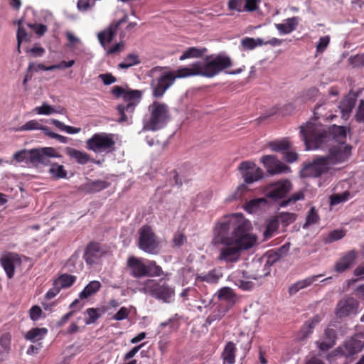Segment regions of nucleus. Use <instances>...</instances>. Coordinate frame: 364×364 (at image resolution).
Wrapping results in <instances>:
<instances>
[{
  "label": "nucleus",
  "instance_id": "nucleus-28",
  "mask_svg": "<svg viewBox=\"0 0 364 364\" xmlns=\"http://www.w3.org/2000/svg\"><path fill=\"white\" fill-rule=\"evenodd\" d=\"M223 277L220 269H213L207 273L198 274L196 279L200 282H205L209 284H215Z\"/></svg>",
  "mask_w": 364,
  "mask_h": 364
},
{
  "label": "nucleus",
  "instance_id": "nucleus-16",
  "mask_svg": "<svg viewBox=\"0 0 364 364\" xmlns=\"http://www.w3.org/2000/svg\"><path fill=\"white\" fill-rule=\"evenodd\" d=\"M238 169L247 183H252L262 178L263 171L255 163L249 161L242 162Z\"/></svg>",
  "mask_w": 364,
  "mask_h": 364
},
{
  "label": "nucleus",
  "instance_id": "nucleus-4",
  "mask_svg": "<svg viewBox=\"0 0 364 364\" xmlns=\"http://www.w3.org/2000/svg\"><path fill=\"white\" fill-rule=\"evenodd\" d=\"M112 93L116 97H122L124 102V103L119 105L117 107L118 113L120 114L118 122H129L135 107L139 103L141 99V91L132 90L129 87L114 86L112 88Z\"/></svg>",
  "mask_w": 364,
  "mask_h": 364
},
{
  "label": "nucleus",
  "instance_id": "nucleus-53",
  "mask_svg": "<svg viewBox=\"0 0 364 364\" xmlns=\"http://www.w3.org/2000/svg\"><path fill=\"white\" fill-rule=\"evenodd\" d=\"M22 22H23V20H19L18 21V28L17 31V41H18L17 49H18V53H21V50H20L21 43L23 41H26V38H27V33H26L25 28H23V25H22Z\"/></svg>",
  "mask_w": 364,
  "mask_h": 364
},
{
  "label": "nucleus",
  "instance_id": "nucleus-41",
  "mask_svg": "<svg viewBox=\"0 0 364 364\" xmlns=\"http://www.w3.org/2000/svg\"><path fill=\"white\" fill-rule=\"evenodd\" d=\"M29 163L33 164H46V159L43 157L41 149L29 150Z\"/></svg>",
  "mask_w": 364,
  "mask_h": 364
},
{
  "label": "nucleus",
  "instance_id": "nucleus-43",
  "mask_svg": "<svg viewBox=\"0 0 364 364\" xmlns=\"http://www.w3.org/2000/svg\"><path fill=\"white\" fill-rule=\"evenodd\" d=\"M318 220L319 215L318 214L317 210L314 207H311L306 215V220L304 225H303V228L305 229L310 225H314L317 223Z\"/></svg>",
  "mask_w": 364,
  "mask_h": 364
},
{
  "label": "nucleus",
  "instance_id": "nucleus-31",
  "mask_svg": "<svg viewBox=\"0 0 364 364\" xmlns=\"http://www.w3.org/2000/svg\"><path fill=\"white\" fill-rule=\"evenodd\" d=\"M65 151L70 158L75 159L80 164H85L90 161V156L84 151L71 147H66Z\"/></svg>",
  "mask_w": 364,
  "mask_h": 364
},
{
  "label": "nucleus",
  "instance_id": "nucleus-10",
  "mask_svg": "<svg viewBox=\"0 0 364 364\" xmlns=\"http://www.w3.org/2000/svg\"><path fill=\"white\" fill-rule=\"evenodd\" d=\"M114 135L105 132L95 134L86 141V148L95 153H110L114 149Z\"/></svg>",
  "mask_w": 364,
  "mask_h": 364
},
{
  "label": "nucleus",
  "instance_id": "nucleus-27",
  "mask_svg": "<svg viewBox=\"0 0 364 364\" xmlns=\"http://www.w3.org/2000/svg\"><path fill=\"white\" fill-rule=\"evenodd\" d=\"M109 183L105 181H89L80 187V190L85 193H92L105 189Z\"/></svg>",
  "mask_w": 364,
  "mask_h": 364
},
{
  "label": "nucleus",
  "instance_id": "nucleus-3",
  "mask_svg": "<svg viewBox=\"0 0 364 364\" xmlns=\"http://www.w3.org/2000/svg\"><path fill=\"white\" fill-rule=\"evenodd\" d=\"M231 59L224 55L206 58L204 60L197 61L186 67L181 68V77H191L200 75L206 77H213L223 70L230 67Z\"/></svg>",
  "mask_w": 364,
  "mask_h": 364
},
{
  "label": "nucleus",
  "instance_id": "nucleus-8",
  "mask_svg": "<svg viewBox=\"0 0 364 364\" xmlns=\"http://www.w3.org/2000/svg\"><path fill=\"white\" fill-rule=\"evenodd\" d=\"M149 116L144 120L143 129L156 131L164 127L170 119L168 106L162 102H154L149 107Z\"/></svg>",
  "mask_w": 364,
  "mask_h": 364
},
{
  "label": "nucleus",
  "instance_id": "nucleus-1",
  "mask_svg": "<svg viewBox=\"0 0 364 364\" xmlns=\"http://www.w3.org/2000/svg\"><path fill=\"white\" fill-rule=\"evenodd\" d=\"M250 226V223L241 213L225 215L215 223L212 243L223 245L217 257L219 261L235 262L242 250L255 245L257 237L247 232Z\"/></svg>",
  "mask_w": 364,
  "mask_h": 364
},
{
  "label": "nucleus",
  "instance_id": "nucleus-6",
  "mask_svg": "<svg viewBox=\"0 0 364 364\" xmlns=\"http://www.w3.org/2000/svg\"><path fill=\"white\" fill-rule=\"evenodd\" d=\"M253 268L255 271L251 273L240 269L235 270L228 277V279L243 290L251 289L253 287L251 279L257 280L269 274V261L264 264L257 262L253 264Z\"/></svg>",
  "mask_w": 364,
  "mask_h": 364
},
{
  "label": "nucleus",
  "instance_id": "nucleus-63",
  "mask_svg": "<svg viewBox=\"0 0 364 364\" xmlns=\"http://www.w3.org/2000/svg\"><path fill=\"white\" fill-rule=\"evenodd\" d=\"M124 41H121L120 42L116 43L112 47L107 48L105 49L107 50V53L112 55L115 53H119L124 50Z\"/></svg>",
  "mask_w": 364,
  "mask_h": 364
},
{
  "label": "nucleus",
  "instance_id": "nucleus-55",
  "mask_svg": "<svg viewBox=\"0 0 364 364\" xmlns=\"http://www.w3.org/2000/svg\"><path fill=\"white\" fill-rule=\"evenodd\" d=\"M14 159L17 162L29 163V150L23 149L14 154Z\"/></svg>",
  "mask_w": 364,
  "mask_h": 364
},
{
  "label": "nucleus",
  "instance_id": "nucleus-34",
  "mask_svg": "<svg viewBox=\"0 0 364 364\" xmlns=\"http://www.w3.org/2000/svg\"><path fill=\"white\" fill-rule=\"evenodd\" d=\"M267 201L265 198H256L245 203L244 208L250 213H255L267 205Z\"/></svg>",
  "mask_w": 364,
  "mask_h": 364
},
{
  "label": "nucleus",
  "instance_id": "nucleus-22",
  "mask_svg": "<svg viewBox=\"0 0 364 364\" xmlns=\"http://www.w3.org/2000/svg\"><path fill=\"white\" fill-rule=\"evenodd\" d=\"M336 333L334 329L327 328L321 339L316 342L317 346L321 351H326L333 348L336 344Z\"/></svg>",
  "mask_w": 364,
  "mask_h": 364
},
{
  "label": "nucleus",
  "instance_id": "nucleus-15",
  "mask_svg": "<svg viewBox=\"0 0 364 364\" xmlns=\"http://www.w3.org/2000/svg\"><path fill=\"white\" fill-rule=\"evenodd\" d=\"M291 183L287 180H281L267 186L264 188L265 196L273 200L284 198L291 189Z\"/></svg>",
  "mask_w": 364,
  "mask_h": 364
},
{
  "label": "nucleus",
  "instance_id": "nucleus-32",
  "mask_svg": "<svg viewBox=\"0 0 364 364\" xmlns=\"http://www.w3.org/2000/svg\"><path fill=\"white\" fill-rule=\"evenodd\" d=\"M102 285L99 281H91L84 289L79 294L80 299H86L96 294L101 288Z\"/></svg>",
  "mask_w": 364,
  "mask_h": 364
},
{
  "label": "nucleus",
  "instance_id": "nucleus-37",
  "mask_svg": "<svg viewBox=\"0 0 364 364\" xmlns=\"http://www.w3.org/2000/svg\"><path fill=\"white\" fill-rule=\"evenodd\" d=\"M321 318L319 316H315L311 320L306 322L303 327L301 329V333L302 336L300 337V339H304L308 337L309 335L311 333L313 328L315 327L316 324L321 321Z\"/></svg>",
  "mask_w": 364,
  "mask_h": 364
},
{
  "label": "nucleus",
  "instance_id": "nucleus-50",
  "mask_svg": "<svg viewBox=\"0 0 364 364\" xmlns=\"http://www.w3.org/2000/svg\"><path fill=\"white\" fill-rule=\"evenodd\" d=\"M296 215L292 213H280L277 217V219L279 221L282 222L284 225H288L289 224L293 223L296 220Z\"/></svg>",
  "mask_w": 364,
  "mask_h": 364
},
{
  "label": "nucleus",
  "instance_id": "nucleus-39",
  "mask_svg": "<svg viewBox=\"0 0 364 364\" xmlns=\"http://www.w3.org/2000/svg\"><path fill=\"white\" fill-rule=\"evenodd\" d=\"M229 311V307H224L220 304L218 308L214 310L207 318L206 322L211 324L213 322L220 321L225 316L226 313Z\"/></svg>",
  "mask_w": 364,
  "mask_h": 364
},
{
  "label": "nucleus",
  "instance_id": "nucleus-9",
  "mask_svg": "<svg viewBox=\"0 0 364 364\" xmlns=\"http://www.w3.org/2000/svg\"><path fill=\"white\" fill-rule=\"evenodd\" d=\"M127 267L130 271V274L136 278L159 277L163 274L161 267L157 265L156 262L134 256L128 258Z\"/></svg>",
  "mask_w": 364,
  "mask_h": 364
},
{
  "label": "nucleus",
  "instance_id": "nucleus-47",
  "mask_svg": "<svg viewBox=\"0 0 364 364\" xmlns=\"http://www.w3.org/2000/svg\"><path fill=\"white\" fill-rule=\"evenodd\" d=\"M279 227L278 220L276 219H272L269 221L266 230L264 232V240H267L270 238L272 235L277 230Z\"/></svg>",
  "mask_w": 364,
  "mask_h": 364
},
{
  "label": "nucleus",
  "instance_id": "nucleus-36",
  "mask_svg": "<svg viewBox=\"0 0 364 364\" xmlns=\"http://www.w3.org/2000/svg\"><path fill=\"white\" fill-rule=\"evenodd\" d=\"M206 48H199L197 47H191L186 50L180 56V60H184L188 58H196L202 57L206 53Z\"/></svg>",
  "mask_w": 364,
  "mask_h": 364
},
{
  "label": "nucleus",
  "instance_id": "nucleus-59",
  "mask_svg": "<svg viewBox=\"0 0 364 364\" xmlns=\"http://www.w3.org/2000/svg\"><path fill=\"white\" fill-rule=\"evenodd\" d=\"M42 152L43 154V157L46 159V163H47V159L48 157L53 158H60L61 155H60L58 151L52 147H45L42 148Z\"/></svg>",
  "mask_w": 364,
  "mask_h": 364
},
{
  "label": "nucleus",
  "instance_id": "nucleus-35",
  "mask_svg": "<svg viewBox=\"0 0 364 364\" xmlns=\"http://www.w3.org/2000/svg\"><path fill=\"white\" fill-rule=\"evenodd\" d=\"M47 333L48 330L46 328H34L26 333L25 338L31 342H37L42 340Z\"/></svg>",
  "mask_w": 364,
  "mask_h": 364
},
{
  "label": "nucleus",
  "instance_id": "nucleus-57",
  "mask_svg": "<svg viewBox=\"0 0 364 364\" xmlns=\"http://www.w3.org/2000/svg\"><path fill=\"white\" fill-rule=\"evenodd\" d=\"M130 314V309L122 306L119 310L112 316V319L115 321H122L127 318Z\"/></svg>",
  "mask_w": 364,
  "mask_h": 364
},
{
  "label": "nucleus",
  "instance_id": "nucleus-18",
  "mask_svg": "<svg viewBox=\"0 0 364 364\" xmlns=\"http://www.w3.org/2000/svg\"><path fill=\"white\" fill-rule=\"evenodd\" d=\"M127 16L125 15L122 18L112 23L107 28L97 34L98 40L105 49H107V46L112 41L113 37L117 33L119 26L122 23L127 22Z\"/></svg>",
  "mask_w": 364,
  "mask_h": 364
},
{
  "label": "nucleus",
  "instance_id": "nucleus-44",
  "mask_svg": "<svg viewBox=\"0 0 364 364\" xmlns=\"http://www.w3.org/2000/svg\"><path fill=\"white\" fill-rule=\"evenodd\" d=\"M247 190V187L245 184L240 185L235 191H234L232 193L230 194L226 198L225 201L228 203L232 202L233 200H236L238 199H240Z\"/></svg>",
  "mask_w": 364,
  "mask_h": 364
},
{
  "label": "nucleus",
  "instance_id": "nucleus-23",
  "mask_svg": "<svg viewBox=\"0 0 364 364\" xmlns=\"http://www.w3.org/2000/svg\"><path fill=\"white\" fill-rule=\"evenodd\" d=\"M356 258V252L350 251L345 254L335 264V270L338 273H342L350 268Z\"/></svg>",
  "mask_w": 364,
  "mask_h": 364
},
{
  "label": "nucleus",
  "instance_id": "nucleus-52",
  "mask_svg": "<svg viewBox=\"0 0 364 364\" xmlns=\"http://www.w3.org/2000/svg\"><path fill=\"white\" fill-rule=\"evenodd\" d=\"M85 315L87 316L85 319L86 324L95 323L100 316L99 310L94 308L87 309L86 310Z\"/></svg>",
  "mask_w": 364,
  "mask_h": 364
},
{
  "label": "nucleus",
  "instance_id": "nucleus-38",
  "mask_svg": "<svg viewBox=\"0 0 364 364\" xmlns=\"http://www.w3.org/2000/svg\"><path fill=\"white\" fill-rule=\"evenodd\" d=\"M75 279V276L64 274L55 280V285L58 289L68 288L73 285Z\"/></svg>",
  "mask_w": 364,
  "mask_h": 364
},
{
  "label": "nucleus",
  "instance_id": "nucleus-62",
  "mask_svg": "<svg viewBox=\"0 0 364 364\" xmlns=\"http://www.w3.org/2000/svg\"><path fill=\"white\" fill-rule=\"evenodd\" d=\"M355 119L358 122H364V100H360L356 109Z\"/></svg>",
  "mask_w": 364,
  "mask_h": 364
},
{
  "label": "nucleus",
  "instance_id": "nucleus-21",
  "mask_svg": "<svg viewBox=\"0 0 364 364\" xmlns=\"http://www.w3.org/2000/svg\"><path fill=\"white\" fill-rule=\"evenodd\" d=\"M105 254V251L100 244L91 242L87 245L83 258L87 264L92 265L97 263Z\"/></svg>",
  "mask_w": 364,
  "mask_h": 364
},
{
  "label": "nucleus",
  "instance_id": "nucleus-13",
  "mask_svg": "<svg viewBox=\"0 0 364 364\" xmlns=\"http://www.w3.org/2000/svg\"><path fill=\"white\" fill-rule=\"evenodd\" d=\"M332 168L326 156H316L311 163L304 167L302 175L305 177H318Z\"/></svg>",
  "mask_w": 364,
  "mask_h": 364
},
{
  "label": "nucleus",
  "instance_id": "nucleus-64",
  "mask_svg": "<svg viewBox=\"0 0 364 364\" xmlns=\"http://www.w3.org/2000/svg\"><path fill=\"white\" fill-rule=\"evenodd\" d=\"M319 94V91L316 87H311L304 92V97L306 100H314Z\"/></svg>",
  "mask_w": 364,
  "mask_h": 364
},
{
  "label": "nucleus",
  "instance_id": "nucleus-60",
  "mask_svg": "<svg viewBox=\"0 0 364 364\" xmlns=\"http://www.w3.org/2000/svg\"><path fill=\"white\" fill-rule=\"evenodd\" d=\"M259 0H245L244 1V11H255L258 9Z\"/></svg>",
  "mask_w": 364,
  "mask_h": 364
},
{
  "label": "nucleus",
  "instance_id": "nucleus-25",
  "mask_svg": "<svg viewBox=\"0 0 364 364\" xmlns=\"http://www.w3.org/2000/svg\"><path fill=\"white\" fill-rule=\"evenodd\" d=\"M323 274L312 275L302 280L298 281L289 287V294H295L299 291L310 287L315 282H318L319 278H321Z\"/></svg>",
  "mask_w": 364,
  "mask_h": 364
},
{
  "label": "nucleus",
  "instance_id": "nucleus-17",
  "mask_svg": "<svg viewBox=\"0 0 364 364\" xmlns=\"http://www.w3.org/2000/svg\"><path fill=\"white\" fill-rule=\"evenodd\" d=\"M0 263L7 277L11 279L14 275L15 269L21 264V259L17 254L4 253L0 258Z\"/></svg>",
  "mask_w": 364,
  "mask_h": 364
},
{
  "label": "nucleus",
  "instance_id": "nucleus-42",
  "mask_svg": "<svg viewBox=\"0 0 364 364\" xmlns=\"http://www.w3.org/2000/svg\"><path fill=\"white\" fill-rule=\"evenodd\" d=\"M139 63V56L136 54H129L118 66L122 69H127Z\"/></svg>",
  "mask_w": 364,
  "mask_h": 364
},
{
  "label": "nucleus",
  "instance_id": "nucleus-19",
  "mask_svg": "<svg viewBox=\"0 0 364 364\" xmlns=\"http://www.w3.org/2000/svg\"><path fill=\"white\" fill-rule=\"evenodd\" d=\"M261 161L267 168V171L272 175L287 173L290 171L289 166L279 161L274 156H264Z\"/></svg>",
  "mask_w": 364,
  "mask_h": 364
},
{
  "label": "nucleus",
  "instance_id": "nucleus-2",
  "mask_svg": "<svg viewBox=\"0 0 364 364\" xmlns=\"http://www.w3.org/2000/svg\"><path fill=\"white\" fill-rule=\"evenodd\" d=\"M347 128L343 126H333L328 132L323 126L314 122H307L300 127V134L306 150L323 149L331 141L338 144H345Z\"/></svg>",
  "mask_w": 364,
  "mask_h": 364
},
{
  "label": "nucleus",
  "instance_id": "nucleus-49",
  "mask_svg": "<svg viewBox=\"0 0 364 364\" xmlns=\"http://www.w3.org/2000/svg\"><path fill=\"white\" fill-rule=\"evenodd\" d=\"M41 128V124L36 119H32L27 122L23 126L17 128L16 131L23 132V131H33V130H39Z\"/></svg>",
  "mask_w": 364,
  "mask_h": 364
},
{
  "label": "nucleus",
  "instance_id": "nucleus-45",
  "mask_svg": "<svg viewBox=\"0 0 364 364\" xmlns=\"http://www.w3.org/2000/svg\"><path fill=\"white\" fill-rule=\"evenodd\" d=\"M49 172L53 176L58 178H63L67 176V172L65 170L63 165H59L58 164H53L50 166L49 169Z\"/></svg>",
  "mask_w": 364,
  "mask_h": 364
},
{
  "label": "nucleus",
  "instance_id": "nucleus-12",
  "mask_svg": "<svg viewBox=\"0 0 364 364\" xmlns=\"http://www.w3.org/2000/svg\"><path fill=\"white\" fill-rule=\"evenodd\" d=\"M139 247L143 251L155 254L157 252L159 242L156 240L155 234L149 226H143L139 230Z\"/></svg>",
  "mask_w": 364,
  "mask_h": 364
},
{
  "label": "nucleus",
  "instance_id": "nucleus-5",
  "mask_svg": "<svg viewBox=\"0 0 364 364\" xmlns=\"http://www.w3.org/2000/svg\"><path fill=\"white\" fill-rule=\"evenodd\" d=\"M181 68L176 72L165 70L163 68L155 67L149 71V76L152 78L151 87L153 95L160 97L174 83L176 78H184L180 75Z\"/></svg>",
  "mask_w": 364,
  "mask_h": 364
},
{
  "label": "nucleus",
  "instance_id": "nucleus-7",
  "mask_svg": "<svg viewBox=\"0 0 364 364\" xmlns=\"http://www.w3.org/2000/svg\"><path fill=\"white\" fill-rule=\"evenodd\" d=\"M138 291L165 303L171 302L175 296L174 289L164 279H146L139 284Z\"/></svg>",
  "mask_w": 364,
  "mask_h": 364
},
{
  "label": "nucleus",
  "instance_id": "nucleus-26",
  "mask_svg": "<svg viewBox=\"0 0 364 364\" xmlns=\"http://www.w3.org/2000/svg\"><path fill=\"white\" fill-rule=\"evenodd\" d=\"M218 298L220 301L227 303L224 307H229V309L235 304L237 300V295L234 291L228 287L220 289L217 292Z\"/></svg>",
  "mask_w": 364,
  "mask_h": 364
},
{
  "label": "nucleus",
  "instance_id": "nucleus-48",
  "mask_svg": "<svg viewBox=\"0 0 364 364\" xmlns=\"http://www.w3.org/2000/svg\"><path fill=\"white\" fill-rule=\"evenodd\" d=\"M345 236V232L341 230H335L329 232L323 240L326 243H331L342 239Z\"/></svg>",
  "mask_w": 364,
  "mask_h": 364
},
{
  "label": "nucleus",
  "instance_id": "nucleus-30",
  "mask_svg": "<svg viewBox=\"0 0 364 364\" xmlns=\"http://www.w3.org/2000/svg\"><path fill=\"white\" fill-rule=\"evenodd\" d=\"M355 100L353 97H346L340 103L339 109L341 112V117L348 119L355 107Z\"/></svg>",
  "mask_w": 364,
  "mask_h": 364
},
{
  "label": "nucleus",
  "instance_id": "nucleus-29",
  "mask_svg": "<svg viewBox=\"0 0 364 364\" xmlns=\"http://www.w3.org/2000/svg\"><path fill=\"white\" fill-rule=\"evenodd\" d=\"M33 112L40 115H50L53 114H63L65 112V109L60 107L55 109L53 106H51L46 102H43L41 106L35 107Z\"/></svg>",
  "mask_w": 364,
  "mask_h": 364
},
{
  "label": "nucleus",
  "instance_id": "nucleus-20",
  "mask_svg": "<svg viewBox=\"0 0 364 364\" xmlns=\"http://www.w3.org/2000/svg\"><path fill=\"white\" fill-rule=\"evenodd\" d=\"M358 301L352 297L341 300L337 304L336 316L342 318L355 314L358 312Z\"/></svg>",
  "mask_w": 364,
  "mask_h": 364
},
{
  "label": "nucleus",
  "instance_id": "nucleus-58",
  "mask_svg": "<svg viewBox=\"0 0 364 364\" xmlns=\"http://www.w3.org/2000/svg\"><path fill=\"white\" fill-rule=\"evenodd\" d=\"M304 198V194L302 191L296 192L292 194L287 200H284L281 203V206L284 207L291 203H295L298 200H303Z\"/></svg>",
  "mask_w": 364,
  "mask_h": 364
},
{
  "label": "nucleus",
  "instance_id": "nucleus-14",
  "mask_svg": "<svg viewBox=\"0 0 364 364\" xmlns=\"http://www.w3.org/2000/svg\"><path fill=\"white\" fill-rule=\"evenodd\" d=\"M351 154V146L346 144H333L326 156L329 164L333 167L335 165L346 162Z\"/></svg>",
  "mask_w": 364,
  "mask_h": 364
},
{
  "label": "nucleus",
  "instance_id": "nucleus-33",
  "mask_svg": "<svg viewBox=\"0 0 364 364\" xmlns=\"http://www.w3.org/2000/svg\"><path fill=\"white\" fill-rule=\"evenodd\" d=\"M236 347L232 342H228L223 350L222 357L224 364H233L235 360Z\"/></svg>",
  "mask_w": 364,
  "mask_h": 364
},
{
  "label": "nucleus",
  "instance_id": "nucleus-61",
  "mask_svg": "<svg viewBox=\"0 0 364 364\" xmlns=\"http://www.w3.org/2000/svg\"><path fill=\"white\" fill-rule=\"evenodd\" d=\"M330 42V37L328 36H322L319 38V41L316 46L317 53H323L327 48Z\"/></svg>",
  "mask_w": 364,
  "mask_h": 364
},
{
  "label": "nucleus",
  "instance_id": "nucleus-46",
  "mask_svg": "<svg viewBox=\"0 0 364 364\" xmlns=\"http://www.w3.org/2000/svg\"><path fill=\"white\" fill-rule=\"evenodd\" d=\"M269 146L274 151H282L288 149L290 146V143L288 139H283L270 143Z\"/></svg>",
  "mask_w": 364,
  "mask_h": 364
},
{
  "label": "nucleus",
  "instance_id": "nucleus-54",
  "mask_svg": "<svg viewBox=\"0 0 364 364\" xmlns=\"http://www.w3.org/2000/svg\"><path fill=\"white\" fill-rule=\"evenodd\" d=\"M350 198V194L348 191H345L341 194H335L331 197V203L332 205H336L348 200Z\"/></svg>",
  "mask_w": 364,
  "mask_h": 364
},
{
  "label": "nucleus",
  "instance_id": "nucleus-11",
  "mask_svg": "<svg viewBox=\"0 0 364 364\" xmlns=\"http://www.w3.org/2000/svg\"><path fill=\"white\" fill-rule=\"evenodd\" d=\"M364 347V333H360L353 336L332 352V355L348 357L360 352Z\"/></svg>",
  "mask_w": 364,
  "mask_h": 364
},
{
  "label": "nucleus",
  "instance_id": "nucleus-40",
  "mask_svg": "<svg viewBox=\"0 0 364 364\" xmlns=\"http://www.w3.org/2000/svg\"><path fill=\"white\" fill-rule=\"evenodd\" d=\"M241 45L246 50H252L258 46L264 45V41L260 38L255 39L246 37L242 40Z\"/></svg>",
  "mask_w": 364,
  "mask_h": 364
},
{
  "label": "nucleus",
  "instance_id": "nucleus-51",
  "mask_svg": "<svg viewBox=\"0 0 364 364\" xmlns=\"http://www.w3.org/2000/svg\"><path fill=\"white\" fill-rule=\"evenodd\" d=\"M65 36L69 42V46L73 49H80L82 46V41L75 36L72 32L67 31Z\"/></svg>",
  "mask_w": 364,
  "mask_h": 364
},
{
  "label": "nucleus",
  "instance_id": "nucleus-56",
  "mask_svg": "<svg viewBox=\"0 0 364 364\" xmlns=\"http://www.w3.org/2000/svg\"><path fill=\"white\" fill-rule=\"evenodd\" d=\"M228 6L230 10L242 12L244 11V0H230Z\"/></svg>",
  "mask_w": 364,
  "mask_h": 364
},
{
  "label": "nucleus",
  "instance_id": "nucleus-24",
  "mask_svg": "<svg viewBox=\"0 0 364 364\" xmlns=\"http://www.w3.org/2000/svg\"><path fill=\"white\" fill-rule=\"evenodd\" d=\"M299 21L300 18L299 17L294 16L285 19L282 23H276L275 27L279 34H289L296 28Z\"/></svg>",
  "mask_w": 364,
  "mask_h": 364
}]
</instances>
